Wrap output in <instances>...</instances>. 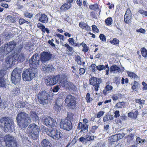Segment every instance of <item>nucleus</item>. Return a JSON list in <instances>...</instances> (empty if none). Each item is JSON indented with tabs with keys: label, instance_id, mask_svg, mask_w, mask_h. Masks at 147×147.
Segmentation results:
<instances>
[{
	"label": "nucleus",
	"instance_id": "bb28decb",
	"mask_svg": "<svg viewBox=\"0 0 147 147\" xmlns=\"http://www.w3.org/2000/svg\"><path fill=\"white\" fill-rule=\"evenodd\" d=\"M108 140L111 142H116L119 140L118 135L117 134L112 135L108 138Z\"/></svg>",
	"mask_w": 147,
	"mask_h": 147
},
{
	"label": "nucleus",
	"instance_id": "a18cd8bd",
	"mask_svg": "<svg viewBox=\"0 0 147 147\" xmlns=\"http://www.w3.org/2000/svg\"><path fill=\"white\" fill-rule=\"evenodd\" d=\"M19 22L20 25L23 24L24 23H26L27 24H28L29 23V22L26 20H25L23 18H20L19 20Z\"/></svg>",
	"mask_w": 147,
	"mask_h": 147
},
{
	"label": "nucleus",
	"instance_id": "4468645a",
	"mask_svg": "<svg viewBox=\"0 0 147 147\" xmlns=\"http://www.w3.org/2000/svg\"><path fill=\"white\" fill-rule=\"evenodd\" d=\"M16 44L14 40H13L7 44H5L4 46L5 48L7 49V51L9 53L14 49L16 47Z\"/></svg>",
	"mask_w": 147,
	"mask_h": 147
},
{
	"label": "nucleus",
	"instance_id": "9b49d317",
	"mask_svg": "<svg viewBox=\"0 0 147 147\" xmlns=\"http://www.w3.org/2000/svg\"><path fill=\"white\" fill-rule=\"evenodd\" d=\"M60 75L59 74L56 76L48 77L45 79V82L47 85L51 86L56 84L60 79Z\"/></svg>",
	"mask_w": 147,
	"mask_h": 147
},
{
	"label": "nucleus",
	"instance_id": "20e7f679",
	"mask_svg": "<svg viewBox=\"0 0 147 147\" xmlns=\"http://www.w3.org/2000/svg\"><path fill=\"white\" fill-rule=\"evenodd\" d=\"M38 70L35 68L30 67L23 71L22 77L24 81H30L36 77L38 74Z\"/></svg>",
	"mask_w": 147,
	"mask_h": 147
},
{
	"label": "nucleus",
	"instance_id": "0e129e2a",
	"mask_svg": "<svg viewBox=\"0 0 147 147\" xmlns=\"http://www.w3.org/2000/svg\"><path fill=\"white\" fill-rule=\"evenodd\" d=\"M135 135H131V134H129L127 136V139H129L131 140H132L134 139V136Z\"/></svg>",
	"mask_w": 147,
	"mask_h": 147
},
{
	"label": "nucleus",
	"instance_id": "393cba45",
	"mask_svg": "<svg viewBox=\"0 0 147 147\" xmlns=\"http://www.w3.org/2000/svg\"><path fill=\"white\" fill-rule=\"evenodd\" d=\"M124 21L125 23L128 24L131 22V15L129 14V13L128 14L127 11L124 15Z\"/></svg>",
	"mask_w": 147,
	"mask_h": 147
},
{
	"label": "nucleus",
	"instance_id": "f8f14e48",
	"mask_svg": "<svg viewBox=\"0 0 147 147\" xmlns=\"http://www.w3.org/2000/svg\"><path fill=\"white\" fill-rule=\"evenodd\" d=\"M52 57V54L48 52H43L40 55V60L42 63H44L49 61Z\"/></svg>",
	"mask_w": 147,
	"mask_h": 147
},
{
	"label": "nucleus",
	"instance_id": "c85d7f7f",
	"mask_svg": "<svg viewBox=\"0 0 147 147\" xmlns=\"http://www.w3.org/2000/svg\"><path fill=\"white\" fill-rule=\"evenodd\" d=\"M89 82L90 83V84L92 85L95 86L96 85L97 82V78L96 77H91L90 78Z\"/></svg>",
	"mask_w": 147,
	"mask_h": 147
},
{
	"label": "nucleus",
	"instance_id": "473e14b6",
	"mask_svg": "<svg viewBox=\"0 0 147 147\" xmlns=\"http://www.w3.org/2000/svg\"><path fill=\"white\" fill-rule=\"evenodd\" d=\"M128 76L133 78L137 80V78H138V76L133 72H129L128 71L127 72Z\"/></svg>",
	"mask_w": 147,
	"mask_h": 147
},
{
	"label": "nucleus",
	"instance_id": "58836bf2",
	"mask_svg": "<svg viewBox=\"0 0 147 147\" xmlns=\"http://www.w3.org/2000/svg\"><path fill=\"white\" fill-rule=\"evenodd\" d=\"M126 131L127 133H129V134L131 135H135V130L132 128H128L126 129Z\"/></svg>",
	"mask_w": 147,
	"mask_h": 147
},
{
	"label": "nucleus",
	"instance_id": "09e8293b",
	"mask_svg": "<svg viewBox=\"0 0 147 147\" xmlns=\"http://www.w3.org/2000/svg\"><path fill=\"white\" fill-rule=\"evenodd\" d=\"M60 88V87L58 85L55 86L53 87L52 90L54 92H57Z\"/></svg>",
	"mask_w": 147,
	"mask_h": 147
},
{
	"label": "nucleus",
	"instance_id": "de8ad7c7",
	"mask_svg": "<svg viewBox=\"0 0 147 147\" xmlns=\"http://www.w3.org/2000/svg\"><path fill=\"white\" fill-rule=\"evenodd\" d=\"M75 88L76 87L71 82H70L69 86H68V88H67L69 90H75Z\"/></svg>",
	"mask_w": 147,
	"mask_h": 147
},
{
	"label": "nucleus",
	"instance_id": "2f4dec72",
	"mask_svg": "<svg viewBox=\"0 0 147 147\" xmlns=\"http://www.w3.org/2000/svg\"><path fill=\"white\" fill-rule=\"evenodd\" d=\"M63 100L61 98L57 99L55 102V105L63 107Z\"/></svg>",
	"mask_w": 147,
	"mask_h": 147
},
{
	"label": "nucleus",
	"instance_id": "b1692460",
	"mask_svg": "<svg viewBox=\"0 0 147 147\" xmlns=\"http://www.w3.org/2000/svg\"><path fill=\"white\" fill-rule=\"evenodd\" d=\"M106 86L103 91V93L105 95H106V93L107 91L111 90L113 88V87L109 84V83L107 82Z\"/></svg>",
	"mask_w": 147,
	"mask_h": 147
},
{
	"label": "nucleus",
	"instance_id": "c756f323",
	"mask_svg": "<svg viewBox=\"0 0 147 147\" xmlns=\"http://www.w3.org/2000/svg\"><path fill=\"white\" fill-rule=\"evenodd\" d=\"M120 70V68L116 65H112L110 68V71L111 72L113 71H117V72H119Z\"/></svg>",
	"mask_w": 147,
	"mask_h": 147
},
{
	"label": "nucleus",
	"instance_id": "49530a36",
	"mask_svg": "<svg viewBox=\"0 0 147 147\" xmlns=\"http://www.w3.org/2000/svg\"><path fill=\"white\" fill-rule=\"evenodd\" d=\"M98 8V6L97 4H94L89 6V8L92 10H95Z\"/></svg>",
	"mask_w": 147,
	"mask_h": 147
},
{
	"label": "nucleus",
	"instance_id": "ddd939ff",
	"mask_svg": "<svg viewBox=\"0 0 147 147\" xmlns=\"http://www.w3.org/2000/svg\"><path fill=\"white\" fill-rule=\"evenodd\" d=\"M44 120V124L46 126H50L52 127H55L57 125L56 121L54 119L49 117H47Z\"/></svg>",
	"mask_w": 147,
	"mask_h": 147
},
{
	"label": "nucleus",
	"instance_id": "f3484780",
	"mask_svg": "<svg viewBox=\"0 0 147 147\" xmlns=\"http://www.w3.org/2000/svg\"><path fill=\"white\" fill-rule=\"evenodd\" d=\"M42 70L46 72H50L54 70V68L52 65H42Z\"/></svg>",
	"mask_w": 147,
	"mask_h": 147
},
{
	"label": "nucleus",
	"instance_id": "1a4fd4ad",
	"mask_svg": "<svg viewBox=\"0 0 147 147\" xmlns=\"http://www.w3.org/2000/svg\"><path fill=\"white\" fill-rule=\"evenodd\" d=\"M29 63L30 66L32 68H35L38 67L40 64V58L38 55H34L29 59Z\"/></svg>",
	"mask_w": 147,
	"mask_h": 147
},
{
	"label": "nucleus",
	"instance_id": "e2e57ef3",
	"mask_svg": "<svg viewBox=\"0 0 147 147\" xmlns=\"http://www.w3.org/2000/svg\"><path fill=\"white\" fill-rule=\"evenodd\" d=\"M37 26L40 29L44 28L45 27L42 24L40 23L37 24Z\"/></svg>",
	"mask_w": 147,
	"mask_h": 147
},
{
	"label": "nucleus",
	"instance_id": "ea45409f",
	"mask_svg": "<svg viewBox=\"0 0 147 147\" xmlns=\"http://www.w3.org/2000/svg\"><path fill=\"white\" fill-rule=\"evenodd\" d=\"M75 117V116L71 113H69L67 114V117L71 121H74V119L76 118Z\"/></svg>",
	"mask_w": 147,
	"mask_h": 147
},
{
	"label": "nucleus",
	"instance_id": "37998d69",
	"mask_svg": "<svg viewBox=\"0 0 147 147\" xmlns=\"http://www.w3.org/2000/svg\"><path fill=\"white\" fill-rule=\"evenodd\" d=\"M81 59V57L77 55L76 56V62H77L78 64L80 65H82Z\"/></svg>",
	"mask_w": 147,
	"mask_h": 147
},
{
	"label": "nucleus",
	"instance_id": "a19ab883",
	"mask_svg": "<svg viewBox=\"0 0 147 147\" xmlns=\"http://www.w3.org/2000/svg\"><path fill=\"white\" fill-rule=\"evenodd\" d=\"M63 107L54 105L53 107L54 109L57 112H59L62 109Z\"/></svg>",
	"mask_w": 147,
	"mask_h": 147
},
{
	"label": "nucleus",
	"instance_id": "9d476101",
	"mask_svg": "<svg viewBox=\"0 0 147 147\" xmlns=\"http://www.w3.org/2000/svg\"><path fill=\"white\" fill-rule=\"evenodd\" d=\"M60 127L64 130L68 131L72 129L73 126L71 121L65 119H63L61 121Z\"/></svg>",
	"mask_w": 147,
	"mask_h": 147
},
{
	"label": "nucleus",
	"instance_id": "603ef678",
	"mask_svg": "<svg viewBox=\"0 0 147 147\" xmlns=\"http://www.w3.org/2000/svg\"><path fill=\"white\" fill-rule=\"evenodd\" d=\"M99 38L102 41L105 42L106 41V38L105 36L103 34H100L99 36Z\"/></svg>",
	"mask_w": 147,
	"mask_h": 147
},
{
	"label": "nucleus",
	"instance_id": "6e6552de",
	"mask_svg": "<svg viewBox=\"0 0 147 147\" xmlns=\"http://www.w3.org/2000/svg\"><path fill=\"white\" fill-rule=\"evenodd\" d=\"M4 139L9 147H18L16 139L14 137L8 134L5 136Z\"/></svg>",
	"mask_w": 147,
	"mask_h": 147
},
{
	"label": "nucleus",
	"instance_id": "8fccbe9b",
	"mask_svg": "<svg viewBox=\"0 0 147 147\" xmlns=\"http://www.w3.org/2000/svg\"><path fill=\"white\" fill-rule=\"evenodd\" d=\"M112 21V19L111 18H109L106 20L105 22L107 25H110L111 24Z\"/></svg>",
	"mask_w": 147,
	"mask_h": 147
},
{
	"label": "nucleus",
	"instance_id": "e433bc0d",
	"mask_svg": "<svg viewBox=\"0 0 147 147\" xmlns=\"http://www.w3.org/2000/svg\"><path fill=\"white\" fill-rule=\"evenodd\" d=\"M110 42L113 45L118 46L119 45V41L117 39L114 38L113 40L110 41Z\"/></svg>",
	"mask_w": 147,
	"mask_h": 147
},
{
	"label": "nucleus",
	"instance_id": "4be33fe9",
	"mask_svg": "<svg viewBox=\"0 0 147 147\" xmlns=\"http://www.w3.org/2000/svg\"><path fill=\"white\" fill-rule=\"evenodd\" d=\"M7 50L4 46H3L0 48V57H2L9 53Z\"/></svg>",
	"mask_w": 147,
	"mask_h": 147
},
{
	"label": "nucleus",
	"instance_id": "39448f33",
	"mask_svg": "<svg viewBox=\"0 0 147 147\" xmlns=\"http://www.w3.org/2000/svg\"><path fill=\"white\" fill-rule=\"evenodd\" d=\"M50 97L49 93L45 90L40 91L38 95L39 102L43 105L47 104Z\"/></svg>",
	"mask_w": 147,
	"mask_h": 147
},
{
	"label": "nucleus",
	"instance_id": "4c0bfd02",
	"mask_svg": "<svg viewBox=\"0 0 147 147\" xmlns=\"http://www.w3.org/2000/svg\"><path fill=\"white\" fill-rule=\"evenodd\" d=\"M68 41L69 44H71V45L74 46H77V44L75 42L74 40L72 38H70L68 39Z\"/></svg>",
	"mask_w": 147,
	"mask_h": 147
},
{
	"label": "nucleus",
	"instance_id": "680f3d73",
	"mask_svg": "<svg viewBox=\"0 0 147 147\" xmlns=\"http://www.w3.org/2000/svg\"><path fill=\"white\" fill-rule=\"evenodd\" d=\"M92 30L94 32L98 33L99 32L98 29L97 28V27L94 25H92Z\"/></svg>",
	"mask_w": 147,
	"mask_h": 147
},
{
	"label": "nucleus",
	"instance_id": "72a5a7b5",
	"mask_svg": "<svg viewBox=\"0 0 147 147\" xmlns=\"http://www.w3.org/2000/svg\"><path fill=\"white\" fill-rule=\"evenodd\" d=\"M97 82L95 86L94 87V90L96 91H98V88L100 86L99 84L102 82L101 79L100 78H98V79L97 78Z\"/></svg>",
	"mask_w": 147,
	"mask_h": 147
},
{
	"label": "nucleus",
	"instance_id": "7ed1b4c3",
	"mask_svg": "<svg viewBox=\"0 0 147 147\" xmlns=\"http://www.w3.org/2000/svg\"><path fill=\"white\" fill-rule=\"evenodd\" d=\"M40 131V127L34 123L29 125L26 130L29 137L34 140H36L38 138Z\"/></svg>",
	"mask_w": 147,
	"mask_h": 147
},
{
	"label": "nucleus",
	"instance_id": "423d86ee",
	"mask_svg": "<svg viewBox=\"0 0 147 147\" xmlns=\"http://www.w3.org/2000/svg\"><path fill=\"white\" fill-rule=\"evenodd\" d=\"M76 100L77 99L74 96L68 94L65 98V102L69 109H73L77 106Z\"/></svg>",
	"mask_w": 147,
	"mask_h": 147
},
{
	"label": "nucleus",
	"instance_id": "6ab92c4d",
	"mask_svg": "<svg viewBox=\"0 0 147 147\" xmlns=\"http://www.w3.org/2000/svg\"><path fill=\"white\" fill-rule=\"evenodd\" d=\"M0 86L5 87L8 89L9 90H11L10 89H9V88H11V85L7 84L5 80L3 79H0Z\"/></svg>",
	"mask_w": 147,
	"mask_h": 147
},
{
	"label": "nucleus",
	"instance_id": "a878e982",
	"mask_svg": "<svg viewBox=\"0 0 147 147\" xmlns=\"http://www.w3.org/2000/svg\"><path fill=\"white\" fill-rule=\"evenodd\" d=\"M71 7L70 3H65L61 6L60 8V9L62 10L65 11L69 9Z\"/></svg>",
	"mask_w": 147,
	"mask_h": 147
},
{
	"label": "nucleus",
	"instance_id": "5701e85b",
	"mask_svg": "<svg viewBox=\"0 0 147 147\" xmlns=\"http://www.w3.org/2000/svg\"><path fill=\"white\" fill-rule=\"evenodd\" d=\"M70 82L68 81H66L65 80H60L59 82V84L62 87L67 89L68 88Z\"/></svg>",
	"mask_w": 147,
	"mask_h": 147
},
{
	"label": "nucleus",
	"instance_id": "412c9836",
	"mask_svg": "<svg viewBox=\"0 0 147 147\" xmlns=\"http://www.w3.org/2000/svg\"><path fill=\"white\" fill-rule=\"evenodd\" d=\"M5 62L7 64L9 65H13L15 63L13 62L16 61H14V58H13V56H9L5 60Z\"/></svg>",
	"mask_w": 147,
	"mask_h": 147
},
{
	"label": "nucleus",
	"instance_id": "3c124183",
	"mask_svg": "<svg viewBox=\"0 0 147 147\" xmlns=\"http://www.w3.org/2000/svg\"><path fill=\"white\" fill-rule=\"evenodd\" d=\"M82 130H84L85 132L88 131V125L86 124H82Z\"/></svg>",
	"mask_w": 147,
	"mask_h": 147
},
{
	"label": "nucleus",
	"instance_id": "c9c22d12",
	"mask_svg": "<svg viewBox=\"0 0 147 147\" xmlns=\"http://www.w3.org/2000/svg\"><path fill=\"white\" fill-rule=\"evenodd\" d=\"M145 141H146L145 139L142 140L139 137H137L136 139V141L137 143L140 144V145H143L144 144Z\"/></svg>",
	"mask_w": 147,
	"mask_h": 147
},
{
	"label": "nucleus",
	"instance_id": "cd10ccee",
	"mask_svg": "<svg viewBox=\"0 0 147 147\" xmlns=\"http://www.w3.org/2000/svg\"><path fill=\"white\" fill-rule=\"evenodd\" d=\"M113 119V115L108 114L104 117L103 121H104L105 122L109 120H112Z\"/></svg>",
	"mask_w": 147,
	"mask_h": 147
},
{
	"label": "nucleus",
	"instance_id": "69168bd1",
	"mask_svg": "<svg viewBox=\"0 0 147 147\" xmlns=\"http://www.w3.org/2000/svg\"><path fill=\"white\" fill-rule=\"evenodd\" d=\"M85 70L83 68H80L79 70V73L81 75L84 74L85 72Z\"/></svg>",
	"mask_w": 147,
	"mask_h": 147
},
{
	"label": "nucleus",
	"instance_id": "7c9ffc66",
	"mask_svg": "<svg viewBox=\"0 0 147 147\" xmlns=\"http://www.w3.org/2000/svg\"><path fill=\"white\" fill-rule=\"evenodd\" d=\"M7 20L9 22L10 21L11 23H14L16 22V18L10 15H8L7 17Z\"/></svg>",
	"mask_w": 147,
	"mask_h": 147
},
{
	"label": "nucleus",
	"instance_id": "13d9d810",
	"mask_svg": "<svg viewBox=\"0 0 147 147\" xmlns=\"http://www.w3.org/2000/svg\"><path fill=\"white\" fill-rule=\"evenodd\" d=\"M65 47H66L68 50L70 52H72L74 51V48L72 47H70L68 44L65 45Z\"/></svg>",
	"mask_w": 147,
	"mask_h": 147
},
{
	"label": "nucleus",
	"instance_id": "5fc2aeb1",
	"mask_svg": "<svg viewBox=\"0 0 147 147\" xmlns=\"http://www.w3.org/2000/svg\"><path fill=\"white\" fill-rule=\"evenodd\" d=\"M24 16L27 18H31L32 17V15L30 13L26 12L24 13Z\"/></svg>",
	"mask_w": 147,
	"mask_h": 147
},
{
	"label": "nucleus",
	"instance_id": "338daca9",
	"mask_svg": "<svg viewBox=\"0 0 147 147\" xmlns=\"http://www.w3.org/2000/svg\"><path fill=\"white\" fill-rule=\"evenodd\" d=\"M123 102H118L116 105L115 106L116 107H117L118 108H122V106L123 105Z\"/></svg>",
	"mask_w": 147,
	"mask_h": 147
},
{
	"label": "nucleus",
	"instance_id": "79ce46f5",
	"mask_svg": "<svg viewBox=\"0 0 147 147\" xmlns=\"http://www.w3.org/2000/svg\"><path fill=\"white\" fill-rule=\"evenodd\" d=\"M11 88H9V89H10L11 90L10 91H12L15 95H18L19 93L20 92V89L16 87H14V88H13V90H12L11 89H10Z\"/></svg>",
	"mask_w": 147,
	"mask_h": 147
},
{
	"label": "nucleus",
	"instance_id": "774afa93",
	"mask_svg": "<svg viewBox=\"0 0 147 147\" xmlns=\"http://www.w3.org/2000/svg\"><path fill=\"white\" fill-rule=\"evenodd\" d=\"M56 36L59 38L60 40H64V36L63 35L60 34H56Z\"/></svg>",
	"mask_w": 147,
	"mask_h": 147
},
{
	"label": "nucleus",
	"instance_id": "0eeeda50",
	"mask_svg": "<svg viewBox=\"0 0 147 147\" xmlns=\"http://www.w3.org/2000/svg\"><path fill=\"white\" fill-rule=\"evenodd\" d=\"M21 75L20 70L17 68L14 69L12 72L11 76L12 83L15 85L19 83L21 79Z\"/></svg>",
	"mask_w": 147,
	"mask_h": 147
},
{
	"label": "nucleus",
	"instance_id": "2eb2a0df",
	"mask_svg": "<svg viewBox=\"0 0 147 147\" xmlns=\"http://www.w3.org/2000/svg\"><path fill=\"white\" fill-rule=\"evenodd\" d=\"M50 137L54 140H58L62 137V134L60 131L57 130L56 131L53 130Z\"/></svg>",
	"mask_w": 147,
	"mask_h": 147
},
{
	"label": "nucleus",
	"instance_id": "052dcab7",
	"mask_svg": "<svg viewBox=\"0 0 147 147\" xmlns=\"http://www.w3.org/2000/svg\"><path fill=\"white\" fill-rule=\"evenodd\" d=\"M86 100L87 102H90L91 100L90 98V94L89 93H88L87 94L86 97Z\"/></svg>",
	"mask_w": 147,
	"mask_h": 147
},
{
	"label": "nucleus",
	"instance_id": "f03ea898",
	"mask_svg": "<svg viewBox=\"0 0 147 147\" xmlns=\"http://www.w3.org/2000/svg\"><path fill=\"white\" fill-rule=\"evenodd\" d=\"M0 126L5 132H13L14 129V123L13 120L7 117L0 119Z\"/></svg>",
	"mask_w": 147,
	"mask_h": 147
},
{
	"label": "nucleus",
	"instance_id": "f257e3e1",
	"mask_svg": "<svg viewBox=\"0 0 147 147\" xmlns=\"http://www.w3.org/2000/svg\"><path fill=\"white\" fill-rule=\"evenodd\" d=\"M31 118L34 121H38L39 119L38 114L35 111H31L30 115L24 111L19 112L16 118L17 125L21 129H25L30 123Z\"/></svg>",
	"mask_w": 147,
	"mask_h": 147
},
{
	"label": "nucleus",
	"instance_id": "4d7b16f0",
	"mask_svg": "<svg viewBox=\"0 0 147 147\" xmlns=\"http://www.w3.org/2000/svg\"><path fill=\"white\" fill-rule=\"evenodd\" d=\"M79 25L81 28L84 29L87 24L85 23L82 22L80 23Z\"/></svg>",
	"mask_w": 147,
	"mask_h": 147
},
{
	"label": "nucleus",
	"instance_id": "f704fd0d",
	"mask_svg": "<svg viewBox=\"0 0 147 147\" xmlns=\"http://www.w3.org/2000/svg\"><path fill=\"white\" fill-rule=\"evenodd\" d=\"M141 51L142 56L144 57H147V50L144 47L142 48L141 49Z\"/></svg>",
	"mask_w": 147,
	"mask_h": 147
},
{
	"label": "nucleus",
	"instance_id": "aec40b11",
	"mask_svg": "<svg viewBox=\"0 0 147 147\" xmlns=\"http://www.w3.org/2000/svg\"><path fill=\"white\" fill-rule=\"evenodd\" d=\"M41 145L42 147H51V144L48 139H43L41 142Z\"/></svg>",
	"mask_w": 147,
	"mask_h": 147
},
{
	"label": "nucleus",
	"instance_id": "a211bd4d",
	"mask_svg": "<svg viewBox=\"0 0 147 147\" xmlns=\"http://www.w3.org/2000/svg\"><path fill=\"white\" fill-rule=\"evenodd\" d=\"M13 58H14V61L20 62L23 61L25 59L24 55L23 54H16L13 55Z\"/></svg>",
	"mask_w": 147,
	"mask_h": 147
},
{
	"label": "nucleus",
	"instance_id": "bf43d9fd",
	"mask_svg": "<svg viewBox=\"0 0 147 147\" xmlns=\"http://www.w3.org/2000/svg\"><path fill=\"white\" fill-rule=\"evenodd\" d=\"M104 113L105 112L104 111H100L97 114V117L98 118H99L103 115Z\"/></svg>",
	"mask_w": 147,
	"mask_h": 147
},
{
	"label": "nucleus",
	"instance_id": "6e6d98bb",
	"mask_svg": "<svg viewBox=\"0 0 147 147\" xmlns=\"http://www.w3.org/2000/svg\"><path fill=\"white\" fill-rule=\"evenodd\" d=\"M136 103H139L141 105H142V104H144V101L141 100L140 99H136Z\"/></svg>",
	"mask_w": 147,
	"mask_h": 147
},
{
	"label": "nucleus",
	"instance_id": "c03bdc74",
	"mask_svg": "<svg viewBox=\"0 0 147 147\" xmlns=\"http://www.w3.org/2000/svg\"><path fill=\"white\" fill-rule=\"evenodd\" d=\"M44 130L47 133V134L49 136H50L51 134V132L53 130L49 129L48 128H44Z\"/></svg>",
	"mask_w": 147,
	"mask_h": 147
},
{
	"label": "nucleus",
	"instance_id": "dca6fc26",
	"mask_svg": "<svg viewBox=\"0 0 147 147\" xmlns=\"http://www.w3.org/2000/svg\"><path fill=\"white\" fill-rule=\"evenodd\" d=\"M36 16L38 17L40 16L38 20L39 21L43 23H46L48 22V18L45 14L41 13L40 12L36 15Z\"/></svg>",
	"mask_w": 147,
	"mask_h": 147
},
{
	"label": "nucleus",
	"instance_id": "864d4df0",
	"mask_svg": "<svg viewBox=\"0 0 147 147\" xmlns=\"http://www.w3.org/2000/svg\"><path fill=\"white\" fill-rule=\"evenodd\" d=\"M96 69L98 70L99 71H100L104 69L105 68V66L103 65H99L96 66Z\"/></svg>",
	"mask_w": 147,
	"mask_h": 147
}]
</instances>
